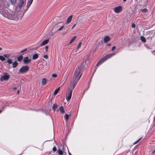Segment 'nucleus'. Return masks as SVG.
Wrapping results in <instances>:
<instances>
[{
    "label": "nucleus",
    "instance_id": "obj_1",
    "mask_svg": "<svg viewBox=\"0 0 155 155\" xmlns=\"http://www.w3.org/2000/svg\"><path fill=\"white\" fill-rule=\"evenodd\" d=\"M85 62H82L81 65L76 68L75 70L73 78L70 82V87H68V100L71 98L73 91L81 76V72L85 67Z\"/></svg>",
    "mask_w": 155,
    "mask_h": 155
},
{
    "label": "nucleus",
    "instance_id": "obj_2",
    "mask_svg": "<svg viewBox=\"0 0 155 155\" xmlns=\"http://www.w3.org/2000/svg\"><path fill=\"white\" fill-rule=\"evenodd\" d=\"M4 12L3 13V15L5 17L10 19H17L18 18L16 17L13 16L14 15V12L10 10H4Z\"/></svg>",
    "mask_w": 155,
    "mask_h": 155
},
{
    "label": "nucleus",
    "instance_id": "obj_3",
    "mask_svg": "<svg viewBox=\"0 0 155 155\" xmlns=\"http://www.w3.org/2000/svg\"><path fill=\"white\" fill-rule=\"evenodd\" d=\"M10 78V75L7 73H4L3 75L0 78V81H7Z\"/></svg>",
    "mask_w": 155,
    "mask_h": 155
},
{
    "label": "nucleus",
    "instance_id": "obj_4",
    "mask_svg": "<svg viewBox=\"0 0 155 155\" xmlns=\"http://www.w3.org/2000/svg\"><path fill=\"white\" fill-rule=\"evenodd\" d=\"M29 68L27 66L22 67L19 70L18 73L19 74H24L27 72L29 70Z\"/></svg>",
    "mask_w": 155,
    "mask_h": 155
},
{
    "label": "nucleus",
    "instance_id": "obj_5",
    "mask_svg": "<svg viewBox=\"0 0 155 155\" xmlns=\"http://www.w3.org/2000/svg\"><path fill=\"white\" fill-rule=\"evenodd\" d=\"M122 10V7L121 6H118L116 7L114 9V12L117 13H120Z\"/></svg>",
    "mask_w": 155,
    "mask_h": 155
},
{
    "label": "nucleus",
    "instance_id": "obj_6",
    "mask_svg": "<svg viewBox=\"0 0 155 155\" xmlns=\"http://www.w3.org/2000/svg\"><path fill=\"white\" fill-rule=\"evenodd\" d=\"M23 61L25 64H28L31 62V59L29 58L28 57H26L24 58Z\"/></svg>",
    "mask_w": 155,
    "mask_h": 155
},
{
    "label": "nucleus",
    "instance_id": "obj_7",
    "mask_svg": "<svg viewBox=\"0 0 155 155\" xmlns=\"http://www.w3.org/2000/svg\"><path fill=\"white\" fill-rule=\"evenodd\" d=\"M116 54L115 53H112L110 54H107L104 57L106 61L108 59L110 58L113 56L114 55Z\"/></svg>",
    "mask_w": 155,
    "mask_h": 155
},
{
    "label": "nucleus",
    "instance_id": "obj_8",
    "mask_svg": "<svg viewBox=\"0 0 155 155\" xmlns=\"http://www.w3.org/2000/svg\"><path fill=\"white\" fill-rule=\"evenodd\" d=\"M13 16L15 17H16L18 18L17 19H12V20H16H16H18L19 19H21V13H18V14H15L14 13V15H13Z\"/></svg>",
    "mask_w": 155,
    "mask_h": 155
},
{
    "label": "nucleus",
    "instance_id": "obj_9",
    "mask_svg": "<svg viewBox=\"0 0 155 155\" xmlns=\"http://www.w3.org/2000/svg\"><path fill=\"white\" fill-rule=\"evenodd\" d=\"M106 61L105 59L104 58V57L102 58L98 62L96 66H98L102 63H103L104 62Z\"/></svg>",
    "mask_w": 155,
    "mask_h": 155
},
{
    "label": "nucleus",
    "instance_id": "obj_10",
    "mask_svg": "<svg viewBox=\"0 0 155 155\" xmlns=\"http://www.w3.org/2000/svg\"><path fill=\"white\" fill-rule=\"evenodd\" d=\"M49 41V39H47L44 40L43 41V42L41 43L40 45V46L42 47L43 45H47L48 42Z\"/></svg>",
    "mask_w": 155,
    "mask_h": 155
},
{
    "label": "nucleus",
    "instance_id": "obj_11",
    "mask_svg": "<svg viewBox=\"0 0 155 155\" xmlns=\"http://www.w3.org/2000/svg\"><path fill=\"white\" fill-rule=\"evenodd\" d=\"M110 38L109 36H105L104 38V43H107L110 41Z\"/></svg>",
    "mask_w": 155,
    "mask_h": 155
},
{
    "label": "nucleus",
    "instance_id": "obj_12",
    "mask_svg": "<svg viewBox=\"0 0 155 155\" xmlns=\"http://www.w3.org/2000/svg\"><path fill=\"white\" fill-rule=\"evenodd\" d=\"M47 81L48 80H47L46 78H42L41 81V84L42 85H46L47 83Z\"/></svg>",
    "mask_w": 155,
    "mask_h": 155
},
{
    "label": "nucleus",
    "instance_id": "obj_13",
    "mask_svg": "<svg viewBox=\"0 0 155 155\" xmlns=\"http://www.w3.org/2000/svg\"><path fill=\"white\" fill-rule=\"evenodd\" d=\"M59 110L61 114H64L65 113V111L63 107L62 106L59 107Z\"/></svg>",
    "mask_w": 155,
    "mask_h": 155
},
{
    "label": "nucleus",
    "instance_id": "obj_14",
    "mask_svg": "<svg viewBox=\"0 0 155 155\" xmlns=\"http://www.w3.org/2000/svg\"><path fill=\"white\" fill-rule=\"evenodd\" d=\"M24 3L25 2L23 0H21L20 2V3L18 5L19 8H21L23 6Z\"/></svg>",
    "mask_w": 155,
    "mask_h": 155
},
{
    "label": "nucleus",
    "instance_id": "obj_15",
    "mask_svg": "<svg viewBox=\"0 0 155 155\" xmlns=\"http://www.w3.org/2000/svg\"><path fill=\"white\" fill-rule=\"evenodd\" d=\"M18 64V63L17 61H15L12 64V67L14 68L16 67Z\"/></svg>",
    "mask_w": 155,
    "mask_h": 155
},
{
    "label": "nucleus",
    "instance_id": "obj_16",
    "mask_svg": "<svg viewBox=\"0 0 155 155\" xmlns=\"http://www.w3.org/2000/svg\"><path fill=\"white\" fill-rule=\"evenodd\" d=\"M140 39L141 40V41L143 42H145L146 41V38H145L142 36H141L140 37Z\"/></svg>",
    "mask_w": 155,
    "mask_h": 155
},
{
    "label": "nucleus",
    "instance_id": "obj_17",
    "mask_svg": "<svg viewBox=\"0 0 155 155\" xmlns=\"http://www.w3.org/2000/svg\"><path fill=\"white\" fill-rule=\"evenodd\" d=\"M38 57V55L37 54H34L32 56V59L35 60L37 59Z\"/></svg>",
    "mask_w": 155,
    "mask_h": 155
},
{
    "label": "nucleus",
    "instance_id": "obj_18",
    "mask_svg": "<svg viewBox=\"0 0 155 155\" xmlns=\"http://www.w3.org/2000/svg\"><path fill=\"white\" fill-rule=\"evenodd\" d=\"M58 106V105L56 104H54L53 107H52V109L54 110L55 111V110L56 108Z\"/></svg>",
    "mask_w": 155,
    "mask_h": 155
},
{
    "label": "nucleus",
    "instance_id": "obj_19",
    "mask_svg": "<svg viewBox=\"0 0 155 155\" xmlns=\"http://www.w3.org/2000/svg\"><path fill=\"white\" fill-rule=\"evenodd\" d=\"M76 38L77 37L76 36H74L70 41L69 44H71Z\"/></svg>",
    "mask_w": 155,
    "mask_h": 155
},
{
    "label": "nucleus",
    "instance_id": "obj_20",
    "mask_svg": "<svg viewBox=\"0 0 155 155\" xmlns=\"http://www.w3.org/2000/svg\"><path fill=\"white\" fill-rule=\"evenodd\" d=\"M33 1V0H29L28 1V8L29 7H30V6L31 5Z\"/></svg>",
    "mask_w": 155,
    "mask_h": 155
},
{
    "label": "nucleus",
    "instance_id": "obj_21",
    "mask_svg": "<svg viewBox=\"0 0 155 155\" xmlns=\"http://www.w3.org/2000/svg\"><path fill=\"white\" fill-rule=\"evenodd\" d=\"M22 59L23 57L22 56H20L18 57L17 58V60L19 61H21L22 60Z\"/></svg>",
    "mask_w": 155,
    "mask_h": 155
},
{
    "label": "nucleus",
    "instance_id": "obj_22",
    "mask_svg": "<svg viewBox=\"0 0 155 155\" xmlns=\"http://www.w3.org/2000/svg\"><path fill=\"white\" fill-rule=\"evenodd\" d=\"M73 15H71L68 17V23H70L72 18Z\"/></svg>",
    "mask_w": 155,
    "mask_h": 155
},
{
    "label": "nucleus",
    "instance_id": "obj_23",
    "mask_svg": "<svg viewBox=\"0 0 155 155\" xmlns=\"http://www.w3.org/2000/svg\"><path fill=\"white\" fill-rule=\"evenodd\" d=\"M7 62L9 64H11L12 63V60L10 59H8L7 60Z\"/></svg>",
    "mask_w": 155,
    "mask_h": 155
},
{
    "label": "nucleus",
    "instance_id": "obj_24",
    "mask_svg": "<svg viewBox=\"0 0 155 155\" xmlns=\"http://www.w3.org/2000/svg\"><path fill=\"white\" fill-rule=\"evenodd\" d=\"M60 89L59 88H57V89H56L54 93V95H56L58 93V91H59Z\"/></svg>",
    "mask_w": 155,
    "mask_h": 155
},
{
    "label": "nucleus",
    "instance_id": "obj_25",
    "mask_svg": "<svg viewBox=\"0 0 155 155\" xmlns=\"http://www.w3.org/2000/svg\"><path fill=\"white\" fill-rule=\"evenodd\" d=\"M58 152L59 155H62L63 154L62 151L60 149L58 150Z\"/></svg>",
    "mask_w": 155,
    "mask_h": 155
},
{
    "label": "nucleus",
    "instance_id": "obj_26",
    "mask_svg": "<svg viewBox=\"0 0 155 155\" xmlns=\"http://www.w3.org/2000/svg\"><path fill=\"white\" fill-rule=\"evenodd\" d=\"M5 58L4 56H0V60L1 61H3L5 60Z\"/></svg>",
    "mask_w": 155,
    "mask_h": 155
},
{
    "label": "nucleus",
    "instance_id": "obj_27",
    "mask_svg": "<svg viewBox=\"0 0 155 155\" xmlns=\"http://www.w3.org/2000/svg\"><path fill=\"white\" fill-rule=\"evenodd\" d=\"M81 44H82L81 42H80L79 44L78 45L77 47V49H79L81 47Z\"/></svg>",
    "mask_w": 155,
    "mask_h": 155
},
{
    "label": "nucleus",
    "instance_id": "obj_28",
    "mask_svg": "<svg viewBox=\"0 0 155 155\" xmlns=\"http://www.w3.org/2000/svg\"><path fill=\"white\" fill-rule=\"evenodd\" d=\"M10 1L12 4H14L16 2V0H10Z\"/></svg>",
    "mask_w": 155,
    "mask_h": 155
},
{
    "label": "nucleus",
    "instance_id": "obj_29",
    "mask_svg": "<svg viewBox=\"0 0 155 155\" xmlns=\"http://www.w3.org/2000/svg\"><path fill=\"white\" fill-rule=\"evenodd\" d=\"M142 138V137H141L139 139H138V140H137L136 141H135L134 143V144H135L137 143H138L140 141L141 139Z\"/></svg>",
    "mask_w": 155,
    "mask_h": 155
},
{
    "label": "nucleus",
    "instance_id": "obj_30",
    "mask_svg": "<svg viewBox=\"0 0 155 155\" xmlns=\"http://www.w3.org/2000/svg\"><path fill=\"white\" fill-rule=\"evenodd\" d=\"M52 77L54 78H56L58 76V75L56 74H52L51 75Z\"/></svg>",
    "mask_w": 155,
    "mask_h": 155
},
{
    "label": "nucleus",
    "instance_id": "obj_31",
    "mask_svg": "<svg viewBox=\"0 0 155 155\" xmlns=\"http://www.w3.org/2000/svg\"><path fill=\"white\" fill-rule=\"evenodd\" d=\"M48 46H46L45 47V50L46 52H48Z\"/></svg>",
    "mask_w": 155,
    "mask_h": 155
},
{
    "label": "nucleus",
    "instance_id": "obj_32",
    "mask_svg": "<svg viewBox=\"0 0 155 155\" xmlns=\"http://www.w3.org/2000/svg\"><path fill=\"white\" fill-rule=\"evenodd\" d=\"M10 55L8 54H5L4 55V57H6V58H8L9 57Z\"/></svg>",
    "mask_w": 155,
    "mask_h": 155
},
{
    "label": "nucleus",
    "instance_id": "obj_33",
    "mask_svg": "<svg viewBox=\"0 0 155 155\" xmlns=\"http://www.w3.org/2000/svg\"><path fill=\"white\" fill-rule=\"evenodd\" d=\"M141 11L142 12H146L147 11V9L146 8H144L141 9Z\"/></svg>",
    "mask_w": 155,
    "mask_h": 155
},
{
    "label": "nucleus",
    "instance_id": "obj_34",
    "mask_svg": "<svg viewBox=\"0 0 155 155\" xmlns=\"http://www.w3.org/2000/svg\"><path fill=\"white\" fill-rule=\"evenodd\" d=\"M43 57L47 59L48 58V56L47 55H45L43 56Z\"/></svg>",
    "mask_w": 155,
    "mask_h": 155
},
{
    "label": "nucleus",
    "instance_id": "obj_35",
    "mask_svg": "<svg viewBox=\"0 0 155 155\" xmlns=\"http://www.w3.org/2000/svg\"><path fill=\"white\" fill-rule=\"evenodd\" d=\"M64 26H62L61 27L59 28L58 30V31H61V29H62L63 28H64Z\"/></svg>",
    "mask_w": 155,
    "mask_h": 155
},
{
    "label": "nucleus",
    "instance_id": "obj_36",
    "mask_svg": "<svg viewBox=\"0 0 155 155\" xmlns=\"http://www.w3.org/2000/svg\"><path fill=\"white\" fill-rule=\"evenodd\" d=\"M27 50V48H25L24 49H23V50H22V51H21V53H23L24 52H25V51H26Z\"/></svg>",
    "mask_w": 155,
    "mask_h": 155
},
{
    "label": "nucleus",
    "instance_id": "obj_37",
    "mask_svg": "<svg viewBox=\"0 0 155 155\" xmlns=\"http://www.w3.org/2000/svg\"><path fill=\"white\" fill-rule=\"evenodd\" d=\"M116 48V47L115 46H114L112 48V49H111V51H113Z\"/></svg>",
    "mask_w": 155,
    "mask_h": 155
},
{
    "label": "nucleus",
    "instance_id": "obj_38",
    "mask_svg": "<svg viewBox=\"0 0 155 155\" xmlns=\"http://www.w3.org/2000/svg\"><path fill=\"white\" fill-rule=\"evenodd\" d=\"M56 150V148L55 147H54L52 149V150L54 151H55Z\"/></svg>",
    "mask_w": 155,
    "mask_h": 155
},
{
    "label": "nucleus",
    "instance_id": "obj_39",
    "mask_svg": "<svg viewBox=\"0 0 155 155\" xmlns=\"http://www.w3.org/2000/svg\"><path fill=\"white\" fill-rule=\"evenodd\" d=\"M65 118L66 120H68V114H66L65 116Z\"/></svg>",
    "mask_w": 155,
    "mask_h": 155
},
{
    "label": "nucleus",
    "instance_id": "obj_40",
    "mask_svg": "<svg viewBox=\"0 0 155 155\" xmlns=\"http://www.w3.org/2000/svg\"><path fill=\"white\" fill-rule=\"evenodd\" d=\"M132 27L133 28H134L135 27V24H134V23H133L132 25Z\"/></svg>",
    "mask_w": 155,
    "mask_h": 155
},
{
    "label": "nucleus",
    "instance_id": "obj_41",
    "mask_svg": "<svg viewBox=\"0 0 155 155\" xmlns=\"http://www.w3.org/2000/svg\"><path fill=\"white\" fill-rule=\"evenodd\" d=\"M76 25V24H74L73 26L72 27L71 29L72 30L73 29V28Z\"/></svg>",
    "mask_w": 155,
    "mask_h": 155
},
{
    "label": "nucleus",
    "instance_id": "obj_42",
    "mask_svg": "<svg viewBox=\"0 0 155 155\" xmlns=\"http://www.w3.org/2000/svg\"><path fill=\"white\" fill-rule=\"evenodd\" d=\"M67 31H66L65 32V33H63L62 34V35H64L65 34L67 33Z\"/></svg>",
    "mask_w": 155,
    "mask_h": 155
},
{
    "label": "nucleus",
    "instance_id": "obj_43",
    "mask_svg": "<svg viewBox=\"0 0 155 155\" xmlns=\"http://www.w3.org/2000/svg\"><path fill=\"white\" fill-rule=\"evenodd\" d=\"M111 45V44L108 43V44H107V45H108V46H110Z\"/></svg>",
    "mask_w": 155,
    "mask_h": 155
},
{
    "label": "nucleus",
    "instance_id": "obj_44",
    "mask_svg": "<svg viewBox=\"0 0 155 155\" xmlns=\"http://www.w3.org/2000/svg\"><path fill=\"white\" fill-rule=\"evenodd\" d=\"M19 92H20L19 90H18L17 92V94H18L19 93Z\"/></svg>",
    "mask_w": 155,
    "mask_h": 155
},
{
    "label": "nucleus",
    "instance_id": "obj_45",
    "mask_svg": "<svg viewBox=\"0 0 155 155\" xmlns=\"http://www.w3.org/2000/svg\"><path fill=\"white\" fill-rule=\"evenodd\" d=\"M13 89L14 90H16L17 89V88L16 87H14Z\"/></svg>",
    "mask_w": 155,
    "mask_h": 155
},
{
    "label": "nucleus",
    "instance_id": "obj_46",
    "mask_svg": "<svg viewBox=\"0 0 155 155\" xmlns=\"http://www.w3.org/2000/svg\"><path fill=\"white\" fill-rule=\"evenodd\" d=\"M155 153V150L152 152V153Z\"/></svg>",
    "mask_w": 155,
    "mask_h": 155
},
{
    "label": "nucleus",
    "instance_id": "obj_47",
    "mask_svg": "<svg viewBox=\"0 0 155 155\" xmlns=\"http://www.w3.org/2000/svg\"><path fill=\"white\" fill-rule=\"evenodd\" d=\"M68 154H69V155H72L71 154V153H70L69 152V151H68Z\"/></svg>",
    "mask_w": 155,
    "mask_h": 155
},
{
    "label": "nucleus",
    "instance_id": "obj_48",
    "mask_svg": "<svg viewBox=\"0 0 155 155\" xmlns=\"http://www.w3.org/2000/svg\"><path fill=\"white\" fill-rule=\"evenodd\" d=\"M2 112V110H0V114L1 113V112Z\"/></svg>",
    "mask_w": 155,
    "mask_h": 155
},
{
    "label": "nucleus",
    "instance_id": "obj_49",
    "mask_svg": "<svg viewBox=\"0 0 155 155\" xmlns=\"http://www.w3.org/2000/svg\"><path fill=\"white\" fill-rule=\"evenodd\" d=\"M126 1H127V0H123V1L124 2H126Z\"/></svg>",
    "mask_w": 155,
    "mask_h": 155
},
{
    "label": "nucleus",
    "instance_id": "obj_50",
    "mask_svg": "<svg viewBox=\"0 0 155 155\" xmlns=\"http://www.w3.org/2000/svg\"><path fill=\"white\" fill-rule=\"evenodd\" d=\"M2 50V48L0 47V50Z\"/></svg>",
    "mask_w": 155,
    "mask_h": 155
},
{
    "label": "nucleus",
    "instance_id": "obj_51",
    "mask_svg": "<svg viewBox=\"0 0 155 155\" xmlns=\"http://www.w3.org/2000/svg\"><path fill=\"white\" fill-rule=\"evenodd\" d=\"M66 98L67 100H68V97H66Z\"/></svg>",
    "mask_w": 155,
    "mask_h": 155
},
{
    "label": "nucleus",
    "instance_id": "obj_52",
    "mask_svg": "<svg viewBox=\"0 0 155 155\" xmlns=\"http://www.w3.org/2000/svg\"><path fill=\"white\" fill-rule=\"evenodd\" d=\"M63 102L64 103V104H66L65 102H64V100Z\"/></svg>",
    "mask_w": 155,
    "mask_h": 155
},
{
    "label": "nucleus",
    "instance_id": "obj_53",
    "mask_svg": "<svg viewBox=\"0 0 155 155\" xmlns=\"http://www.w3.org/2000/svg\"><path fill=\"white\" fill-rule=\"evenodd\" d=\"M67 22H68V19H67Z\"/></svg>",
    "mask_w": 155,
    "mask_h": 155
},
{
    "label": "nucleus",
    "instance_id": "obj_54",
    "mask_svg": "<svg viewBox=\"0 0 155 155\" xmlns=\"http://www.w3.org/2000/svg\"><path fill=\"white\" fill-rule=\"evenodd\" d=\"M9 5H8V6L9 7Z\"/></svg>",
    "mask_w": 155,
    "mask_h": 155
},
{
    "label": "nucleus",
    "instance_id": "obj_55",
    "mask_svg": "<svg viewBox=\"0 0 155 155\" xmlns=\"http://www.w3.org/2000/svg\"><path fill=\"white\" fill-rule=\"evenodd\" d=\"M68 117H69V114H68Z\"/></svg>",
    "mask_w": 155,
    "mask_h": 155
}]
</instances>
